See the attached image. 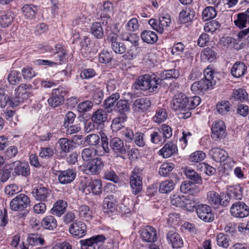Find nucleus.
<instances>
[{"label":"nucleus","instance_id":"62","mask_svg":"<svg viewBox=\"0 0 249 249\" xmlns=\"http://www.w3.org/2000/svg\"><path fill=\"white\" fill-rule=\"evenodd\" d=\"M112 57L113 56L111 52L103 50L99 54L98 58L100 63L107 64L111 61Z\"/></svg>","mask_w":249,"mask_h":249},{"label":"nucleus","instance_id":"58","mask_svg":"<svg viewBox=\"0 0 249 249\" xmlns=\"http://www.w3.org/2000/svg\"><path fill=\"white\" fill-rule=\"evenodd\" d=\"M7 79L11 85H15L21 81V75L19 71H13L9 73Z\"/></svg>","mask_w":249,"mask_h":249},{"label":"nucleus","instance_id":"15","mask_svg":"<svg viewBox=\"0 0 249 249\" xmlns=\"http://www.w3.org/2000/svg\"><path fill=\"white\" fill-rule=\"evenodd\" d=\"M212 138L215 141L224 139L226 136V126L221 120L214 121L212 126Z\"/></svg>","mask_w":249,"mask_h":249},{"label":"nucleus","instance_id":"2","mask_svg":"<svg viewBox=\"0 0 249 249\" xmlns=\"http://www.w3.org/2000/svg\"><path fill=\"white\" fill-rule=\"evenodd\" d=\"M143 169L138 166L131 171L129 178V183L132 193L134 195H138L142 189Z\"/></svg>","mask_w":249,"mask_h":249},{"label":"nucleus","instance_id":"19","mask_svg":"<svg viewBox=\"0 0 249 249\" xmlns=\"http://www.w3.org/2000/svg\"><path fill=\"white\" fill-rule=\"evenodd\" d=\"M172 108L175 110H187V96L183 93L176 94L172 99Z\"/></svg>","mask_w":249,"mask_h":249},{"label":"nucleus","instance_id":"10","mask_svg":"<svg viewBox=\"0 0 249 249\" xmlns=\"http://www.w3.org/2000/svg\"><path fill=\"white\" fill-rule=\"evenodd\" d=\"M109 146L111 151L116 157H123L126 153V145L120 138L114 137L109 141Z\"/></svg>","mask_w":249,"mask_h":249},{"label":"nucleus","instance_id":"57","mask_svg":"<svg viewBox=\"0 0 249 249\" xmlns=\"http://www.w3.org/2000/svg\"><path fill=\"white\" fill-rule=\"evenodd\" d=\"M206 158V154L201 150H198L192 153L189 160L191 162H199Z\"/></svg>","mask_w":249,"mask_h":249},{"label":"nucleus","instance_id":"61","mask_svg":"<svg viewBox=\"0 0 249 249\" xmlns=\"http://www.w3.org/2000/svg\"><path fill=\"white\" fill-rule=\"evenodd\" d=\"M183 203V206H182L183 208H185L188 211H192L195 208H196V199L193 196L189 198L187 196H185Z\"/></svg>","mask_w":249,"mask_h":249},{"label":"nucleus","instance_id":"55","mask_svg":"<svg viewBox=\"0 0 249 249\" xmlns=\"http://www.w3.org/2000/svg\"><path fill=\"white\" fill-rule=\"evenodd\" d=\"M79 216L82 219L89 220L92 218L91 211L89 206L82 205L78 209Z\"/></svg>","mask_w":249,"mask_h":249},{"label":"nucleus","instance_id":"49","mask_svg":"<svg viewBox=\"0 0 249 249\" xmlns=\"http://www.w3.org/2000/svg\"><path fill=\"white\" fill-rule=\"evenodd\" d=\"M126 120V115H123L121 117H119L114 118L112 122L111 125V128L113 131H118L124 128V122Z\"/></svg>","mask_w":249,"mask_h":249},{"label":"nucleus","instance_id":"60","mask_svg":"<svg viewBox=\"0 0 249 249\" xmlns=\"http://www.w3.org/2000/svg\"><path fill=\"white\" fill-rule=\"evenodd\" d=\"M204 78L202 79L203 80L207 81L208 82H213L212 86L213 87L215 85L216 82L214 80L213 74L214 71L212 70V68L210 66H208L203 71Z\"/></svg>","mask_w":249,"mask_h":249},{"label":"nucleus","instance_id":"8","mask_svg":"<svg viewBox=\"0 0 249 249\" xmlns=\"http://www.w3.org/2000/svg\"><path fill=\"white\" fill-rule=\"evenodd\" d=\"M140 238L145 243H154L158 239V234L156 229L151 226L142 227L139 230Z\"/></svg>","mask_w":249,"mask_h":249},{"label":"nucleus","instance_id":"37","mask_svg":"<svg viewBox=\"0 0 249 249\" xmlns=\"http://www.w3.org/2000/svg\"><path fill=\"white\" fill-rule=\"evenodd\" d=\"M41 225L45 229L53 231L57 227V223L54 216L49 215L42 220Z\"/></svg>","mask_w":249,"mask_h":249},{"label":"nucleus","instance_id":"20","mask_svg":"<svg viewBox=\"0 0 249 249\" xmlns=\"http://www.w3.org/2000/svg\"><path fill=\"white\" fill-rule=\"evenodd\" d=\"M31 193L36 200L41 202L47 201L50 196L49 189L44 186H37L34 188Z\"/></svg>","mask_w":249,"mask_h":249},{"label":"nucleus","instance_id":"40","mask_svg":"<svg viewBox=\"0 0 249 249\" xmlns=\"http://www.w3.org/2000/svg\"><path fill=\"white\" fill-rule=\"evenodd\" d=\"M142 41L148 44H153L158 40L157 34L150 30H144L141 34Z\"/></svg>","mask_w":249,"mask_h":249},{"label":"nucleus","instance_id":"31","mask_svg":"<svg viewBox=\"0 0 249 249\" xmlns=\"http://www.w3.org/2000/svg\"><path fill=\"white\" fill-rule=\"evenodd\" d=\"M101 147L98 146L96 149L98 151V156H104L107 154L110 153L111 148L109 146V142L107 136L104 133L101 134Z\"/></svg>","mask_w":249,"mask_h":249},{"label":"nucleus","instance_id":"7","mask_svg":"<svg viewBox=\"0 0 249 249\" xmlns=\"http://www.w3.org/2000/svg\"><path fill=\"white\" fill-rule=\"evenodd\" d=\"M31 200L25 194H20L14 197L10 202V206L12 210L23 211L30 206Z\"/></svg>","mask_w":249,"mask_h":249},{"label":"nucleus","instance_id":"6","mask_svg":"<svg viewBox=\"0 0 249 249\" xmlns=\"http://www.w3.org/2000/svg\"><path fill=\"white\" fill-rule=\"evenodd\" d=\"M10 169L13 175L27 177L31 174L30 168L27 162L16 160L10 164Z\"/></svg>","mask_w":249,"mask_h":249},{"label":"nucleus","instance_id":"4","mask_svg":"<svg viewBox=\"0 0 249 249\" xmlns=\"http://www.w3.org/2000/svg\"><path fill=\"white\" fill-rule=\"evenodd\" d=\"M208 203L215 208H218L220 205L223 207L227 206L229 203V196L226 194H221L211 191L207 193Z\"/></svg>","mask_w":249,"mask_h":249},{"label":"nucleus","instance_id":"53","mask_svg":"<svg viewBox=\"0 0 249 249\" xmlns=\"http://www.w3.org/2000/svg\"><path fill=\"white\" fill-rule=\"evenodd\" d=\"M231 104L228 101H222L217 103L216 109L217 112L222 115L227 114L231 108Z\"/></svg>","mask_w":249,"mask_h":249},{"label":"nucleus","instance_id":"27","mask_svg":"<svg viewBox=\"0 0 249 249\" xmlns=\"http://www.w3.org/2000/svg\"><path fill=\"white\" fill-rule=\"evenodd\" d=\"M177 152V146L172 142L166 143L159 151L160 154L164 158H169Z\"/></svg>","mask_w":249,"mask_h":249},{"label":"nucleus","instance_id":"64","mask_svg":"<svg viewBox=\"0 0 249 249\" xmlns=\"http://www.w3.org/2000/svg\"><path fill=\"white\" fill-rule=\"evenodd\" d=\"M88 24V19L82 14L75 18L72 21L73 26H79L80 28L87 26Z\"/></svg>","mask_w":249,"mask_h":249},{"label":"nucleus","instance_id":"63","mask_svg":"<svg viewBox=\"0 0 249 249\" xmlns=\"http://www.w3.org/2000/svg\"><path fill=\"white\" fill-rule=\"evenodd\" d=\"M217 244L224 248H227L229 246V238L227 235L219 233L216 236Z\"/></svg>","mask_w":249,"mask_h":249},{"label":"nucleus","instance_id":"34","mask_svg":"<svg viewBox=\"0 0 249 249\" xmlns=\"http://www.w3.org/2000/svg\"><path fill=\"white\" fill-rule=\"evenodd\" d=\"M85 188H89L95 195H100L102 193V184L100 179H94L85 184Z\"/></svg>","mask_w":249,"mask_h":249},{"label":"nucleus","instance_id":"51","mask_svg":"<svg viewBox=\"0 0 249 249\" xmlns=\"http://www.w3.org/2000/svg\"><path fill=\"white\" fill-rule=\"evenodd\" d=\"M27 241L29 245L32 246L42 245L44 243V239L38 234H29Z\"/></svg>","mask_w":249,"mask_h":249},{"label":"nucleus","instance_id":"39","mask_svg":"<svg viewBox=\"0 0 249 249\" xmlns=\"http://www.w3.org/2000/svg\"><path fill=\"white\" fill-rule=\"evenodd\" d=\"M103 205L104 209L114 212L117 209L118 202L113 195H109L104 198Z\"/></svg>","mask_w":249,"mask_h":249},{"label":"nucleus","instance_id":"52","mask_svg":"<svg viewBox=\"0 0 249 249\" xmlns=\"http://www.w3.org/2000/svg\"><path fill=\"white\" fill-rule=\"evenodd\" d=\"M60 149L64 153H68L73 148L72 142L66 138H60L58 142Z\"/></svg>","mask_w":249,"mask_h":249},{"label":"nucleus","instance_id":"54","mask_svg":"<svg viewBox=\"0 0 249 249\" xmlns=\"http://www.w3.org/2000/svg\"><path fill=\"white\" fill-rule=\"evenodd\" d=\"M175 165L171 162H164L159 169V174L163 177H166L174 169Z\"/></svg>","mask_w":249,"mask_h":249},{"label":"nucleus","instance_id":"9","mask_svg":"<svg viewBox=\"0 0 249 249\" xmlns=\"http://www.w3.org/2000/svg\"><path fill=\"white\" fill-rule=\"evenodd\" d=\"M197 216L205 222H211L214 219L211 207L205 204H199L196 206Z\"/></svg>","mask_w":249,"mask_h":249},{"label":"nucleus","instance_id":"45","mask_svg":"<svg viewBox=\"0 0 249 249\" xmlns=\"http://www.w3.org/2000/svg\"><path fill=\"white\" fill-rule=\"evenodd\" d=\"M81 154L84 161L89 162L94 159L95 156H98V151L96 149L93 148H85L81 151Z\"/></svg>","mask_w":249,"mask_h":249},{"label":"nucleus","instance_id":"44","mask_svg":"<svg viewBox=\"0 0 249 249\" xmlns=\"http://www.w3.org/2000/svg\"><path fill=\"white\" fill-rule=\"evenodd\" d=\"M179 75V72L178 70L173 69L163 71L160 75V78H157L161 84V81L165 79H177Z\"/></svg>","mask_w":249,"mask_h":249},{"label":"nucleus","instance_id":"32","mask_svg":"<svg viewBox=\"0 0 249 249\" xmlns=\"http://www.w3.org/2000/svg\"><path fill=\"white\" fill-rule=\"evenodd\" d=\"M210 154L213 160L216 162H223L228 157V153L226 151L217 147L211 149Z\"/></svg>","mask_w":249,"mask_h":249},{"label":"nucleus","instance_id":"18","mask_svg":"<svg viewBox=\"0 0 249 249\" xmlns=\"http://www.w3.org/2000/svg\"><path fill=\"white\" fill-rule=\"evenodd\" d=\"M76 176V171L73 169L60 171L58 175V180L61 184H69L74 180Z\"/></svg>","mask_w":249,"mask_h":249},{"label":"nucleus","instance_id":"17","mask_svg":"<svg viewBox=\"0 0 249 249\" xmlns=\"http://www.w3.org/2000/svg\"><path fill=\"white\" fill-rule=\"evenodd\" d=\"M151 105V101L150 98L144 97L134 100L132 107L135 112L143 113L149 109Z\"/></svg>","mask_w":249,"mask_h":249},{"label":"nucleus","instance_id":"41","mask_svg":"<svg viewBox=\"0 0 249 249\" xmlns=\"http://www.w3.org/2000/svg\"><path fill=\"white\" fill-rule=\"evenodd\" d=\"M175 187V183L171 179L162 181L159 184V192L162 194H168L172 191Z\"/></svg>","mask_w":249,"mask_h":249},{"label":"nucleus","instance_id":"24","mask_svg":"<svg viewBox=\"0 0 249 249\" xmlns=\"http://www.w3.org/2000/svg\"><path fill=\"white\" fill-rule=\"evenodd\" d=\"M68 206L67 202L62 199L56 201L51 209V213L53 215L60 217L63 214Z\"/></svg>","mask_w":249,"mask_h":249},{"label":"nucleus","instance_id":"3","mask_svg":"<svg viewBox=\"0 0 249 249\" xmlns=\"http://www.w3.org/2000/svg\"><path fill=\"white\" fill-rule=\"evenodd\" d=\"M68 93V89L65 86H61L52 90V96L48 99L50 106L53 107L62 104L65 96Z\"/></svg>","mask_w":249,"mask_h":249},{"label":"nucleus","instance_id":"38","mask_svg":"<svg viewBox=\"0 0 249 249\" xmlns=\"http://www.w3.org/2000/svg\"><path fill=\"white\" fill-rule=\"evenodd\" d=\"M243 196V188L239 185L230 187L228 189V194H226V196H229V200L230 197L240 200Z\"/></svg>","mask_w":249,"mask_h":249},{"label":"nucleus","instance_id":"28","mask_svg":"<svg viewBox=\"0 0 249 249\" xmlns=\"http://www.w3.org/2000/svg\"><path fill=\"white\" fill-rule=\"evenodd\" d=\"M195 12L192 7H186L182 10L179 14V21L181 23H186L191 21L195 17Z\"/></svg>","mask_w":249,"mask_h":249},{"label":"nucleus","instance_id":"16","mask_svg":"<svg viewBox=\"0 0 249 249\" xmlns=\"http://www.w3.org/2000/svg\"><path fill=\"white\" fill-rule=\"evenodd\" d=\"M81 52L86 58H90L93 55L97 50L94 48L89 37L84 36L80 42Z\"/></svg>","mask_w":249,"mask_h":249},{"label":"nucleus","instance_id":"48","mask_svg":"<svg viewBox=\"0 0 249 249\" xmlns=\"http://www.w3.org/2000/svg\"><path fill=\"white\" fill-rule=\"evenodd\" d=\"M216 53L211 48H205L201 53V57L204 61L213 62L216 58Z\"/></svg>","mask_w":249,"mask_h":249},{"label":"nucleus","instance_id":"59","mask_svg":"<svg viewBox=\"0 0 249 249\" xmlns=\"http://www.w3.org/2000/svg\"><path fill=\"white\" fill-rule=\"evenodd\" d=\"M201 102V98L197 96L187 97V110L196 108Z\"/></svg>","mask_w":249,"mask_h":249},{"label":"nucleus","instance_id":"35","mask_svg":"<svg viewBox=\"0 0 249 249\" xmlns=\"http://www.w3.org/2000/svg\"><path fill=\"white\" fill-rule=\"evenodd\" d=\"M235 25L242 29L246 26L247 23H249V8L245 12L238 13L237 19L234 21Z\"/></svg>","mask_w":249,"mask_h":249},{"label":"nucleus","instance_id":"30","mask_svg":"<svg viewBox=\"0 0 249 249\" xmlns=\"http://www.w3.org/2000/svg\"><path fill=\"white\" fill-rule=\"evenodd\" d=\"M120 95L118 92H115L109 96L104 102V107L108 113L112 112L113 108H114L115 104L120 98Z\"/></svg>","mask_w":249,"mask_h":249},{"label":"nucleus","instance_id":"33","mask_svg":"<svg viewBox=\"0 0 249 249\" xmlns=\"http://www.w3.org/2000/svg\"><path fill=\"white\" fill-rule=\"evenodd\" d=\"M21 11L26 19H33L36 17L37 7L33 4H25L22 6Z\"/></svg>","mask_w":249,"mask_h":249},{"label":"nucleus","instance_id":"43","mask_svg":"<svg viewBox=\"0 0 249 249\" xmlns=\"http://www.w3.org/2000/svg\"><path fill=\"white\" fill-rule=\"evenodd\" d=\"M14 18V14L12 12H1L0 14V25L3 28L9 26L12 24Z\"/></svg>","mask_w":249,"mask_h":249},{"label":"nucleus","instance_id":"42","mask_svg":"<svg viewBox=\"0 0 249 249\" xmlns=\"http://www.w3.org/2000/svg\"><path fill=\"white\" fill-rule=\"evenodd\" d=\"M114 110L119 113L122 116L125 115L126 113L130 110V105L126 100H120L117 102Z\"/></svg>","mask_w":249,"mask_h":249},{"label":"nucleus","instance_id":"56","mask_svg":"<svg viewBox=\"0 0 249 249\" xmlns=\"http://www.w3.org/2000/svg\"><path fill=\"white\" fill-rule=\"evenodd\" d=\"M216 15L214 8L208 6L205 8L202 12V18L204 21H207L213 18Z\"/></svg>","mask_w":249,"mask_h":249},{"label":"nucleus","instance_id":"12","mask_svg":"<svg viewBox=\"0 0 249 249\" xmlns=\"http://www.w3.org/2000/svg\"><path fill=\"white\" fill-rule=\"evenodd\" d=\"M230 212L235 217L244 218L249 215V207L243 202H236L232 205Z\"/></svg>","mask_w":249,"mask_h":249},{"label":"nucleus","instance_id":"36","mask_svg":"<svg viewBox=\"0 0 249 249\" xmlns=\"http://www.w3.org/2000/svg\"><path fill=\"white\" fill-rule=\"evenodd\" d=\"M184 174L187 178L194 182L195 183L201 184L202 183V179L198 173L191 167H186L184 171Z\"/></svg>","mask_w":249,"mask_h":249},{"label":"nucleus","instance_id":"50","mask_svg":"<svg viewBox=\"0 0 249 249\" xmlns=\"http://www.w3.org/2000/svg\"><path fill=\"white\" fill-rule=\"evenodd\" d=\"M167 118V113L165 108H158L155 115L152 117L153 122L160 124L163 122Z\"/></svg>","mask_w":249,"mask_h":249},{"label":"nucleus","instance_id":"5","mask_svg":"<svg viewBox=\"0 0 249 249\" xmlns=\"http://www.w3.org/2000/svg\"><path fill=\"white\" fill-rule=\"evenodd\" d=\"M111 49L115 53L122 54L126 53L123 57L125 59L131 60L135 57L136 55L132 50L133 45L129 47L128 43L117 41V43L111 46Z\"/></svg>","mask_w":249,"mask_h":249},{"label":"nucleus","instance_id":"11","mask_svg":"<svg viewBox=\"0 0 249 249\" xmlns=\"http://www.w3.org/2000/svg\"><path fill=\"white\" fill-rule=\"evenodd\" d=\"M105 165L104 161L100 157H96L86 165L85 172L89 175L99 174Z\"/></svg>","mask_w":249,"mask_h":249},{"label":"nucleus","instance_id":"47","mask_svg":"<svg viewBox=\"0 0 249 249\" xmlns=\"http://www.w3.org/2000/svg\"><path fill=\"white\" fill-rule=\"evenodd\" d=\"M90 32L97 39H101L104 34L101 23L98 22H94L90 26Z\"/></svg>","mask_w":249,"mask_h":249},{"label":"nucleus","instance_id":"25","mask_svg":"<svg viewBox=\"0 0 249 249\" xmlns=\"http://www.w3.org/2000/svg\"><path fill=\"white\" fill-rule=\"evenodd\" d=\"M180 191L183 193L188 194L192 196L196 195L199 192L195 183L189 180L184 181L181 183Z\"/></svg>","mask_w":249,"mask_h":249},{"label":"nucleus","instance_id":"23","mask_svg":"<svg viewBox=\"0 0 249 249\" xmlns=\"http://www.w3.org/2000/svg\"><path fill=\"white\" fill-rule=\"evenodd\" d=\"M166 239L168 243L171 244L173 248H179L183 246V241L180 236L173 231H170L167 233Z\"/></svg>","mask_w":249,"mask_h":249},{"label":"nucleus","instance_id":"13","mask_svg":"<svg viewBox=\"0 0 249 249\" xmlns=\"http://www.w3.org/2000/svg\"><path fill=\"white\" fill-rule=\"evenodd\" d=\"M87 230V226L84 222L75 220L70 225L69 231L73 236L80 238L86 234Z\"/></svg>","mask_w":249,"mask_h":249},{"label":"nucleus","instance_id":"14","mask_svg":"<svg viewBox=\"0 0 249 249\" xmlns=\"http://www.w3.org/2000/svg\"><path fill=\"white\" fill-rule=\"evenodd\" d=\"M106 239L107 238L103 234H98L87 239L81 240L80 241L81 249H88L89 247L95 249L97 246L104 243Z\"/></svg>","mask_w":249,"mask_h":249},{"label":"nucleus","instance_id":"22","mask_svg":"<svg viewBox=\"0 0 249 249\" xmlns=\"http://www.w3.org/2000/svg\"><path fill=\"white\" fill-rule=\"evenodd\" d=\"M107 113H108L105 108L98 109L92 114L91 121L97 125L103 124L107 120Z\"/></svg>","mask_w":249,"mask_h":249},{"label":"nucleus","instance_id":"1","mask_svg":"<svg viewBox=\"0 0 249 249\" xmlns=\"http://www.w3.org/2000/svg\"><path fill=\"white\" fill-rule=\"evenodd\" d=\"M155 75L144 74L139 76L132 86L133 89L139 90L154 91L160 85Z\"/></svg>","mask_w":249,"mask_h":249},{"label":"nucleus","instance_id":"29","mask_svg":"<svg viewBox=\"0 0 249 249\" xmlns=\"http://www.w3.org/2000/svg\"><path fill=\"white\" fill-rule=\"evenodd\" d=\"M247 70L245 64L241 62H236L231 69V75L235 78H240L243 76Z\"/></svg>","mask_w":249,"mask_h":249},{"label":"nucleus","instance_id":"46","mask_svg":"<svg viewBox=\"0 0 249 249\" xmlns=\"http://www.w3.org/2000/svg\"><path fill=\"white\" fill-rule=\"evenodd\" d=\"M150 138V142L154 144L160 145L165 142L164 138L161 134V131L158 128L151 132Z\"/></svg>","mask_w":249,"mask_h":249},{"label":"nucleus","instance_id":"21","mask_svg":"<svg viewBox=\"0 0 249 249\" xmlns=\"http://www.w3.org/2000/svg\"><path fill=\"white\" fill-rule=\"evenodd\" d=\"M212 83L213 82L211 83L201 79L194 82L191 86V89L195 94L203 93L206 90L213 89Z\"/></svg>","mask_w":249,"mask_h":249},{"label":"nucleus","instance_id":"26","mask_svg":"<svg viewBox=\"0 0 249 249\" xmlns=\"http://www.w3.org/2000/svg\"><path fill=\"white\" fill-rule=\"evenodd\" d=\"M32 86L31 84H20L15 90L18 98L21 100H26L31 95V90Z\"/></svg>","mask_w":249,"mask_h":249}]
</instances>
